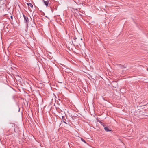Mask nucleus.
<instances>
[{"instance_id": "1", "label": "nucleus", "mask_w": 148, "mask_h": 148, "mask_svg": "<svg viewBox=\"0 0 148 148\" xmlns=\"http://www.w3.org/2000/svg\"><path fill=\"white\" fill-rule=\"evenodd\" d=\"M23 16L24 18L25 22V23H26L27 24H28V23L29 22L28 18L27 17L25 16L23 14Z\"/></svg>"}, {"instance_id": "2", "label": "nucleus", "mask_w": 148, "mask_h": 148, "mask_svg": "<svg viewBox=\"0 0 148 148\" xmlns=\"http://www.w3.org/2000/svg\"><path fill=\"white\" fill-rule=\"evenodd\" d=\"M104 129L106 131L110 132L111 131V129L110 128H109L108 127H105L104 128Z\"/></svg>"}, {"instance_id": "3", "label": "nucleus", "mask_w": 148, "mask_h": 148, "mask_svg": "<svg viewBox=\"0 0 148 148\" xmlns=\"http://www.w3.org/2000/svg\"><path fill=\"white\" fill-rule=\"evenodd\" d=\"M43 1L45 5L47 6L49 3V2L48 1H45L44 0H43Z\"/></svg>"}, {"instance_id": "4", "label": "nucleus", "mask_w": 148, "mask_h": 148, "mask_svg": "<svg viewBox=\"0 0 148 148\" xmlns=\"http://www.w3.org/2000/svg\"><path fill=\"white\" fill-rule=\"evenodd\" d=\"M27 4L29 6H30L31 8H32L33 7V5L31 3H27Z\"/></svg>"}, {"instance_id": "5", "label": "nucleus", "mask_w": 148, "mask_h": 148, "mask_svg": "<svg viewBox=\"0 0 148 148\" xmlns=\"http://www.w3.org/2000/svg\"><path fill=\"white\" fill-rule=\"evenodd\" d=\"M81 140L82 141H83V142H84V143H86V141H85L84 140V139H83V138H81Z\"/></svg>"}, {"instance_id": "6", "label": "nucleus", "mask_w": 148, "mask_h": 148, "mask_svg": "<svg viewBox=\"0 0 148 148\" xmlns=\"http://www.w3.org/2000/svg\"><path fill=\"white\" fill-rule=\"evenodd\" d=\"M77 39V38L76 37H75L74 38V39L75 40V41L76 39Z\"/></svg>"}, {"instance_id": "7", "label": "nucleus", "mask_w": 148, "mask_h": 148, "mask_svg": "<svg viewBox=\"0 0 148 148\" xmlns=\"http://www.w3.org/2000/svg\"><path fill=\"white\" fill-rule=\"evenodd\" d=\"M11 18L12 19V18H13V17H12V16H11Z\"/></svg>"}]
</instances>
